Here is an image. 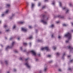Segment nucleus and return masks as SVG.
Returning <instances> with one entry per match:
<instances>
[{
	"mask_svg": "<svg viewBox=\"0 0 73 73\" xmlns=\"http://www.w3.org/2000/svg\"><path fill=\"white\" fill-rule=\"evenodd\" d=\"M3 27H4V28H7V26L6 25H4L3 26Z\"/></svg>",
	"mask_w": 73,
	"mask_h": 73,
	"instance_id": "nucleus-35",
	"label": "nucleus"
},
{
	"mask_svg": "<svg viewBox=\"0 0 73 73\" xmlns=\"http://www.w3.org/2000/svg\"><path fill=\"white\" fill-rule=\"evenodd\" d=\"M4 15V14H3L1 15V17H3L4 16V15Z\"/></svg>",
	"mask_w": 73,
	"mask_h": 73,
	"instance_id": "nucleus-40",
	"label": "nucleus"
},
{
	"mask_svg": "<svg viewBox=\"0 0 73 73\" xmlns=\"http://www.w3.org/2000/svg\"><path fill=\"white\" fill-rule=\"evenodd\" d=\"M31 53L34 56H36V51L34 50H31L30 51Z\"/></svg>",
	"mask_w": 73,
	"mask_h": 73,
	"instance_id": "nucleus-6",
	"label": "nucleus"
},
{
	"mask_svg": "<svg viewBox=\"0 0 73 73\" xmlns=\"http://www.w3.org/2000/svg\"><path fill=\"white\" fill-rule=\"evenodd\" d=\"M67 47L70 50V53H71L73 51V48L72 47V45H69L67 46Z\"/></svg>",
	"mask_w": 73,
	"mask_h": 73,
	"instance_id": "nucleus-5",
	"label": "nucleus"
},
{
	"mask_svg": "<svg viewBox=\"0 0 73 73\" xmlns=\"http://www.w3.org/2000/svg\"><path fill=\"white\" fill-rule=\"evenodd\" d=\"M71 34L69 33H68L64 35V37H68V40L70 39L71 38Z\"/></svg>",
	"mask_w": 73,
	"mask_h": 73,
	"instance_id": "nucleus-2",
	"label": "nucleus"
},
{
	"mask_svg": "<svg viewBox=\"0 0 73 73\" xmlns=\"http://www.w3.org/2000/svg\"><path fill=\"white\" fill-rule=\"evenodd\" d=\"M69 42V40H66V43H68Z\"/></svg>",
	"mask_w": 73,
	"mask_h": 73,
	"instance_id": "nucleus-54",
	"label": "nucleus"
},
{
	"mask_svg": "<svg viewBox=\"0 0 73 73\" xmlns=\"http://www.w3.org/2000/svg\"><path fill=\"white\" fill-rule=\"evenodd\" d=\"M38 59H36V61H38Z\"/></svg>",
	"mask_w": 73,
	"mask_h": 73,
	"instance_id": "nucleus-63",
	"label": "nucleus"
},
{
	"mask_svg": "<svg viewBox=\"0 0 73 73\" xmlns=\"http://www.w3.org/2000/svg\"><path fill=\"white\" fill-rule=\"evenodd\" d=\"M66 10H67V11L66 12V13H68V12H69V10L68 9H66Z\"/></svg>",
	"mask_w": 73,
	"mask_h": 73,
	"instance_id": "nucleus-22",
	"label": "nucleus"
},
{
	"mask_svg": "<svg viewBox=\"0 0 73 73\" xmlns=\"http://www.w3.org/2000/svg\"><path fill=\"white\" fill-rule=\"evenodd\" d=\"M34 5H35L33 3H31V9H33V8H34Z\"/></svg>",
	"mask_w": 73,
	"mask_h": 73,
	"instance_id": "nucleus-13",
	"label": "nucleus"
},
{
	"mask_svg": "<svg viewBox=\"0 0 73 73\" xmlns=\"http://www.w3.org/2000/svg\"><path fill=\"white\" fill-rule=\"evenodd\" d=\"M53 37H54V36L53 35V34H52L51 35V37H52V38H53Z\"/></svg>",
	"mask_w": 73,
	"mask_h": 73,
	"instance_id": "nucleus-48",
	"label": "nucleus"
},
{
	"mask_svg": "<svg viewBox=\"0 0 73 73\" xmlns=\"http://www.w3.org/2000/svg\"><path fill=\"white\" fill-rule=\"evenodd\" d=\"M29 29H31V28H32V27L31 26H29Z\"/></svg>",
	"mask_w": 73,
	"mask_h": 73,
	"instance_id": "nucleus-45",
	"label": "nucleus"
},
{
	"mask_svg": "<svg viewBox=\"0 0 73 73\" xmlns=\"http://www.w3.org/2000/svg\"><path fill=\"white\" fill-rule=\"evenodd\" d=\"M19 60H21V61H23V58H21V57H20V58Z\"/></svg>",
	"mask_w": 73,
	"mask_h": 73,
	"instance_id": "nucleus-32",
	"label": "nucleus"
},
{
	"mask_svg": "<svg viewBox=\"0 0 73 73\" xmlns=\"http://www.w3.org/2000/svg\"><path fill=\"white\" fill-rule=\"evenodd\" d=\"M40 50L42 51H43L44 50H46L47 51H48L50 50V49H49L48 47H45L41 48Z\"/></svg>",
	"mask_w": 73,
	"mask_h": 73,
	"instance_id": "nucleus-4",
	"label": "nucleus"
},
{
	"mask_svg": "<svg viewBox=\"0 0 73 73\" xmlns=\"http://www.w3.org/2000/svg\"><path fill=\"white\" fill-rule=\"evenodd\" d=\"M8 61L5 60V63L6 65H7L8 64Z\"/></svg>",
	"mask_w": 73,
	"mask_h": 73,
	"instance_id": "nucleus-20",
	"label": "nucleus"
},
{
	"mask_svg": "<svg viewBox=\"0 0 73 73\" xmlns=\"http://www.w3.org/2000/svg\"><path fill=\"white\" fill-rule=\"evenodd\" d=\"M1 46L2 47V48L3 47V46L2 45V44H1Z\"/></svg>",
	"mask_w": 73,
	"mask_h": 73,
	"instance_id": "nucleus-61",
	"label": "nucleus"
},
{
	"mask_svg": "<svg viewBox=\"0 0 73 73\" xmlns=\"http://www.w3.org/2000/svg\"><path fill=\"white\" fill-rule=\"evenodd\" d=\"M71 31L73 33V30H71Z\"/></svg>",
	"mask_w": 73,
	"mask_h": 73,
	"instance_id": "nucleus-64",
	"label": "nucleus"
},
{
	"mask_svg": "<svg viewBox=\"0 0 73 73\" xmlns=\"http://www.w3.org/2000/svg\"><path fill=\"white\" fill-rule=\"evenodd\" d=\"M56 23L57 24H58V23H60V22L59 21H58V22H56Z\"/></svg>",
	"mask_w": 73,
	"mask_h": 73,
	"instance_id": "nucleus-60",
	"label": "nucleus"
},
{
	"mask_svg": "<svg viewBox=\"0 0 73 73\" xmlns=\"http://www.w3.org/2000/svg\"><path fill=\"white\" fill-rule=\"evenodd\" d=\"M23 52H27V50H26V49H25V50H24L23 51Z\"/></svg>",
	"mask_w": 73,
	"mask_h": 73,
	"instance_id": "nucleus-38",
	"label": "nucleus"
},
{
	"mask_svg": "<svg viewBox=\"0 0 73 73\" xmlns=\"http://www.w3.org/2000/svg\"><path fill=\"white\" fill-rule=\"evenodd\" d=\"M39 73H41V70H40L39 72Z\"/></svg>",
	"mask_w": 73,
	"mask_h": 73,
	"instance_id": "nucleus-55",
	"label": "nucleus"
},
{
	"mask_svg": "<svg viewBox=\"0 0 73 73\" xmlns=\"http://www.w3.org/2000/svg\"><path fill=\"white\" fill-rule=\"evenodd\" d=\"M46 6L45 5L43 6L42 7V9H43V8H46Z\"/></svg>",
	"mask_w": 73,
	"mask_h": 73,
	"instance_id": "nucleus-34",
	"label": "nucleus"
},
{
	"mask_svg": "<svg viewBox=\"0 0 73 73\" xmlns=\"http://www.w3.org/2000/svg\"><path fill=\"white\" fill-rule=\"evenodd\" d=\"M32 35H31L28 38H27V39H29V40H31L32 39Z\"/></svg>",
	"mask_w": 73,
	"mask_h": 73,
	"instance_id": "nucleus-12",
	"label": "nucleus"
},
{
	"mask_svg": "<svg viewBox=\"0 0 73 73\" xmlns=\"http://www.w3.org/2000/svg\"><path fill=\"white\" fill-rule=\"evenodd\" d=\"M7 7H10V5L9 4L7 5Z\"/></svg>",
	"mask_w": 73,
	"mask_h": 73,
	"instance_id": "nucleus-50",
	"label": "nucleus"
},
{
	"mask_svg": "<svg viewBox=\"0 0 73 73\" xmlns=\"http://www.w3.org/2000/svg\"><path fill=\"white\" fill-rule=\"evenodd\" d=\"M15 44V42H13L12 43V44L10 46H7L6 48H5V50L6 51H8V49H12L13 46H14V44Z\"/></svg>",
	"mask_w": 73,
	"mask_h": 73,
	"instance_id": "nucleus-1",
	"label": "nucleus"
},
{
	"mask_svg": "<svg viewBox=\"0 0 73 73\" xmlns=\"http://www.w3.org/2000/svg\"><path fill=\"white\" fill-rule=\"evenodd\" d=\"M68 25H66L65 24H63V26L64 27H66Z\"/></svg>",
	"mask_w": 73,
	"mask_h": 73,
	"instance_id": "nucleus-29",
	"label": "nucleus"
},
{
	"mask_svg": "<svg viewBox=\"0 0 73 73\" xmlns=\"http://www.w3.org/2000/svg\"><path fill=\"white\" fill-rule=\"evenodd\" d=\"M14 16H15V14H13V13L12 14V16L9 17V19L11 20L12 19L13 17Z\"/></svg>",
	"mask_w": 73,
	"mask_h": 73,
	"instance_id": "nucleus-11",
	"label": "nucleus"
},
{
	"mask_svg": "<svg viewBox=\"0 0 73 73\" xmlns=\"http://www.w3.org/2000/svg\"><path fill=\"white\" fill-rule=\"evenodd\" d=\"M9 29L6 30L5 32H9Z\"/></svg>",
	"mask_w": 73,
	"mask_h": 73,
	"instance_id": "nucleus-42",
	"label": "nucleus"
},
{
	"mask_svg": "<svg viewBox=\"0 0 73 73\" xmlns=\"http://www.w3.org/2000/svg\"><path fill=\"white\" fill-rule=\"evenodd\" d=\"M29 52H30V51L29 52H26L27 55H28V54H29Z\"/></svg>",
	"mask_w": 73,
	"mask_h": 73,
	"instance_id": "nucleus-37",
	"label": "nucleus"
},
{
	"mask_svg": "<svg viewBox=\"0 0 73 73\" xmlns=\"http://www.w3.org/2000/svg\"><path fill=\"white\" fill-rule=\"evenodd\" d=\"M41 3L39 2V3H38V7H40V5H41Z\"/></svg>",
	"mask_w": 73,
	"mask_h": 73,
	"instance_id": "nucleus-27",
	"label": "nucleus"
},
{
	"mask_svg": "<svg viewBox=\"0 0 73 73\" xmlns=\"http://www.w3.org/2000/svg\"><path fill=\"white\" fill-rule=\"evenodd\" d=\"M23 45H27V43L24 42L23 43Z\"/></svg>",
	"mask_w": 73,
	"mask_h": 73,
	"instance_id": "nucleus-31",
	"label": "nucleus"
},
{
	"mask_svg": "<svg viewBox=\"0 0 73 73\" xmlns=\"http://www.w3.org/2000/svg\"><path fill=\"white\" fill-rule=\"evenodd\" d=\"M54 27V25L52 24L49 27V28H53Z\"/></svg>",
	"mask_w": 73,
	"mask_h": 73,
	"instance_id": "nucleus-15",
	"label": "nucleus"
},
{
	"mask_svg": "<svg viewBox=\"0 0 73 73\" xmlns=\"http://www.w3.org/2000/svg\"><path fill=\"white\" fill-rule=\"evenodd\" d=\"M14 52L15 53H18V52H17V50H15L14 51Z\"/></svg>",
	"mask_w": 73,
	"mask_h": 73,
	"instance_id": "nucleus-47",
	"label": "nucleus"
},
{
	"mask_svg": "<svg viewBox=\"0 0 73 73\" xmlns=\"http://www.w3.org/2000/svg\"><path fill=\"white\" fill-rule=\"evenodd\" d=\"M0 62H1V64H2V65L4 64V62H3V61H2L1 60Z\"/></svg>",
	"mask_w": 73,
	"mask_h": 73,
	"instance_id": "nucleus-28",
	"label": "nucleus"
},
{
	"mask_svg": "<svg viewBox=\"0 0 73 73\" xmlns=\"http://www.w3.org/2000/svg\"><path fill=\"white\" fill-rule=\"evenodd\" d=\"M38 56H40V54H38Z\"/></svg>",
	"mask_w": 73,
	"mask_h": 73,
	"instance_id": "nucleus-62",
	"label": "nucleus"
},
{
	"mask_svg": "<svg viewBox=\"0 0 73 73\" xmlns=\"http://www.w3.org/2000/svg\"><path fill=\"white\" fill-rule=\"evenodd\" d=\"M47 71H48V67L46 65H45L43 70V72H46Z\"/></svg>",
	"mask_w": 73,
	"mask_h": 73,
	"instance_id": "nucleus-9",
	"label": "nucleus"
},
{
	"mask_svg": "<svg viewBox=\"0 0 73 73\" xmlns=\"http://www.w3.org/2000/svg\"><path fill=\"white\" fill-rule=\"evenodd\" d=\"M58 38H59V39H60V38H61V37L60 36H59L58 37Z\"/></svg>",
	"mask_w": 73,
	"mask_h": 73,
	"instance_id": "nucleus-46",
	"label": "nucleus"
},
{
	"mask_svg": "<svg viewBox=\"0 0 73 73\" xmlns=\"http://www.w3.org/2000/svg\"><path fill=\"white\" fill-rule=\"evenodd\" d=\"M54 18H56L58 17V18H60V19H64V17L61 15H57V16H55L54 17Z\"/></svg>",
	"mask_w": 73,
	"mask_h": 73,
	"instance_id": "nucleus-7",
	"label": "nucleus"
},
{
	"mask_svg": "<svg viewBox=\"0 0 73 73\" xmlns=\"http://www.w3.org/2000/svg\"><path fill=\"white\" fill-rule=\"evenodd\" d=\"M26 62H26L25 64L28 68H29V69H30V68H31V66L29 65V63H28V62L27 61Z\"/></svg>",
	"mask_w": 73,
	"mask_h": 73,
	"instance_id": "nucleus-8",
	"label": "nucleus"
},
{
	"mask_svg": "<svg viewBox=\"0 0 73 73\" xmlns=\"http://www.w3.org/2000/svg\"><path fill=\"white\" fill-rule=\"evenodd\" d=\"M27 7L28 5H29V3H27Z\"/></svg>",
	"mask_w": 73,
	"mask_h": 73,
	"instance_id": "nucleus-53",
	"label": "nucleus"
},
{
	"mask_svg": "<svg viewBox=\"0 0 73 73\" xmlns=\"http://www.w3.org/2000/svg\"><path fill=\"white\" fill-rule=\"evenodd\" d=\"M52 5H54V4H55V3H56V2L54 0L52 1Z\"/></svg>",
	"mask_w": 73,
	"mask_h": 73,
	"instance_id": "nucleus-19",
	"label": "nucleus"
},
{
	"mask_svg": "<svg viewBox=\"0 0 73 73\" xmlns=\"http://www.w3.org/2000/svg\"><path fill=\"white\" fill-rule=\"evenodd\" d=\"M35 31L36 33H38V30L37 29H36Z\"/></svg>",
	"mask_w": 73,
	"mask_h": 73,
	"instance_id": "nucleus-21",
	"label": "nucleus"
},
{
	"mask_svg": "<svg viewBox=\"0 0 73 73\" xmlns=\"http://www.w3.org/2000/svg\"><path fill=\"white\" fill-rule=\"evenodd\" d=\"M70 7H72L73 6V5L72 4V3H70Z\"/></svg>",
	"mask_w": 73,
	"mask_h": 73,
	"instance_id": "nucleus-41",
	"label": "nucleus"
},
{
	"mask_svg": "<svg viewBox=\"0 0 73 73\" xmlns=\"http://www.w3.org/2000/svg\"><path fill=\"white\" fill-rule=\"evenodd\" d=\"M28 60V58L25 59V61H27V60Z\"/></svg>",
	"mask_w": 73,
	"mask_h": 73,
	"instance_id": "nucleus-52",
	"label": "nucleus"
},
{
	"mask_svg": "<svg viewBox=\"0 0 73 73\" xmlns=\"http://www.w3.org/2000/svg\"><path fill=\"white\" fill-rule=\"evenodd\" d=\"M53 62V61L52 60H50V61L48 62V63H52Z\"/></svg>",
	"mask_w": 73,
	"mask_h": 73,
	"instance_id": "nucleus-33",
	"label": "nucleus"
},
{
	"mask_svg": "<svg viewBox=\"0 0 73 73\" xmlns=\"http://www.w3.org/2000/svg\"><path fill=\"white\" fill-rule=\"evenodd\" d=\"M15 28H16V25H14L13 26V29H15Z\"/></svg>",
	"mask_w": 73,
	"mask_h": 73,
	"instance_id": "nucleus-36",
	"label": "nucleus"
},
{
	"mask_svg": "<svg viewBox=\"0 0 73 73\" xmlns=\"http://www.w3.org/2000/svg\"><path fill=\"white\" fill-rule=\"evenodd\" d=\"M27 30H28L27 29H25L24 28H21L22 31H23V32H27Z\"/></svg>",
	"mask_w": 73,
	"mask_h": 73,
	"instance_id": "nucleus-10",
	"label": "nucleus"
},
{
	"mask_svg": "<svg viewBox=\"0 0 73 73\" xmlns=\"http://www.w3.org/2000/svg\"><path fill=\"white\" fill-rule=\"evenodd\" d=\"M65 53H64L62 55V59L63 60L64 59V56H65Z\"/></svg>",
	"mask_w": 73,
	"mask_h": 73,
	"instance_id": "nucleus-14",
	"label": "nucleus"
},
{
	"mask_svg": "<svg viewBox=\"0 0 73 73\" xmlns=\"http://www.w3.org/2000/svg\"><path fill=\"white\" fill-rule=\"evenodd\" d=\"M47 57H51V55H47Z\"/></svg>",
	"mask_w": 73,
	"mask_h": 73,
	"instance_id": "nucleus-44",
	"label": "nucleus"
},
{
	"mask_svg": "<svg viewBox=\"0 0 73 73\" xmlns=\"http://www.w3.org/2000/svg\"><path fill=\"white\" fill-rule=\"evenodd\" d=\"M29 45L30 47H31V45H32V44H31V43L30 42L29 43Z\"/></svg>",
	"mask_w": 73,
	"mask_h": 73,
	"instance_id": "nucleus-39",
	"label": "nucleus"
},
{
	"mask_svg": "<svg viewBox=\"0 0 73 73\" xmlns=\"http://www.w3.org/2000/svg\"><path fill=\"white\" fill-rule=\"evenodd\" d=\"M71 55L68 56V58H69V57H71Z\"/></svg>",
	"mask_w": 73,
	"mask_h": 73,
	"instance_id": "nucleus-58",
	"label": "nucleus"
},
{
	"mask_svg": "<svg viewBox=\"0 0 73 73\" xmlns=\"http://www.w3.org/2000/svg\"><path fill=\"white\" fill-rule=\"evenodd\" d=\"M56 55H57V56H59L60 54V53H58V52H57L56 53Z\"/></svg>",
	"mask_w": 73,
	"mask_h": 73,
	"instance_id": "nucleus-25",
	"label": "nucleus"
},
{
	"mask_svg": "<svg viewBox=\"0 0 73 73\" xmlns=\"http://www.w3.org/2000/svg\"><path fill=\"white\" fill-rule=\"evenodd\" d=\"M19 24H23L24 23V22L21 21L19 22Z\"/></svg>",
	"mask_w": 73,
	"mask_h": 73,
	"instance_id": "nucleus-30",
	"label": "nucleus"
},
{
	"mask_svg": "<svg viewBox=\"0 0 73 73\" xmlns=\"http://www.w3.org/2000/svg\"><path fill=\"white\" fill-rule=\"evenodd\" d=\"M42 18L43 20L41 21V22H42L43 24H46L47 23L46 21H44V20H45V15L43 14L42 15Z\"/></svg>",
	"mask_w": 73,
	"mask_h": 73,
	"instance_id": "nucleus-3",
	"label": "nucleus"
},
{
	"mask_svg": "<svg viewBox=\"0 0 73 73\" xmlns=\"http://www.w3.org/2000/svg\"><path fill=\"white\" fill-rule=\"evenodd\" d=\"M52 48L54 50H55L56 49V47L55 46H53Z\"/></svg>",
	"mask_w": 73,
	"mask_h": 73,
	"instance_id": "nucleus-24",
	"label": "nucleus"
},
{
	"mask_svg": "<svg viewBox=\"0 0 73 73\" xmlns=\"http://www.w3.org/2000/svg\"><path fill=\"white\" fill-rule=\"evenodd\" d=\"M13 71L14 72H16V70L15 69H13Z\"/></svg>",
	"mask_w": 73,
	"mask_h": 73,
	"instance_id": "nucleus-49",
	"label": "nucleus"
},
{
	"mask_svg": "<svg viewBox=\"0 0 73 73\" xmlns=\"http://www.w3.org/2000/svg\"><path fill=\"white\" fill-rule=\"evenodd\" d=\"M71 25H72V27H73V23L71 22Z\"/></svg>",
	"mask_w": 73,
	"mask_h": 73,
	"instance_id": "nucleus-59",
	"label": "nucleus"
},
{
	"mask_svg": "<svg viewBox=\"0 0 73 73\" xmlns=\"http://www.w3.org/2000/svg\"><path fill=\"white\" fill-rule=\"evenodd\" d=\"M68 70H70V72H72V69H71V68H69L68 69Z\"/></svg>",
	"mask_w": 73,
	"mask_h": 73,
	"instance_id": "nucleus-23",
	"label": "nucleus"
},
{
	"mask_svg": "<svg viewBox=\"0 0 73 73\" xmlns=\"http://www.w3.org/2000/svg\"><path fill=\"white\" fill-rule=\"evenodd\" d=\"M66 7H62L63 10H66L67 9Z\"/></svg>",
	"mask_w": 73,
	"mask_h": 73,
	"instance_id": "nucleus-26",
	"label": "nucleus"
},
{
	"mask_svg": "<svg viewBox=\"0 0 73 73\" xmlns=\"http://www.w3.org/2000/svg\"><path fill=\"white\" fill-rule=\"evenodd\" d=\"M55 66H56V67H58V66L57 64L55 65Z\"/></svg>",
	"mask_w": 73,
	"mask_h": 73,
	"instance_id": "nucleus-51",
	"label": "nucleus"
},
{
	"mask_svg": "<svg viewBox=\"0 0 73 73\" xmlns=\"http://www.w3.org/2000/svg\"><path fill=\"white\" fill-rule=\"evenodd\" d=\"M15 37H16V36L11 37L10 38L9 40H12V39H13V38H15Z\"/></svg>",
	"mask_w": 73,
	"mask_h": 73,
	"instance_id": "nucleus-17",
	"label": "nucleus"
},
{
	"mask_svg": "<svg viewBox=\"0 0 73 73\" xmlns=\"http://www.w3.org/2000/svg\"><path fill=\"white\" fill-rule=\"evenodd\" d=\"M46 1H48V0H45L44 2H46Z\"/></svg>",
	"mask_w": 73,
	"mask_h": 73,
	"instance_id": "nucleus-57",
	"label": "nucleus"
},
{
	"mask_svg": "<svg viewBox=\"0 0 73 73\" xmlns=\"http://www.w3.org/2000/svg\"><path fill=\"white\" fill-rule=\"evenodd\" d=\"M8 12V10H7L5 12L6 13H7Z\"/></svg>",
	"mask_w": 73,
	"mask_h": 73,
	"instance_id": "nucleus-43",
	"label": "nucleus"
},
{
	"mask_svg": "<svg viewBox=\"0 0 73 73\" xmlns=\"http://www.w3.org/2000/svg\"><path fill=\"white\" fill-rule=\"evenodd\" d=\"M59 5L61 7H62V3L61 2H59Z\"/></svg>",
	"mask_w": 73,
	"mask_h": 73,
	"instance_id": "nucleus-18",
	"label": "nucleus"
},
{
	"mask_svg": "<svg viewBox=\"0 0 73 73\" xmlns=\"http://www.w3.org/2000/svg\"><path fill=\"white\" fill-rule=\"evenodd\" d=\"M37 42H43V41L41 40H37Z\"/></svg>",
	"mask_w": 73,
	"mask_h": 73,
	"instance_id": "nucleus-16",
	"label": "nucleus"
},
{
	"mask_svg": "<svg viewBox=\"0 0 73 73\" xmlns=\"http://www.w3.org/2000/svg\"><path fill=\"white\" fill-rule=\"evenodd\" d=\"M20 49L21 50H23V48H22V47H21Z\"/></svg>",
	"mask_w": 73,
	"mask_h": 73,
	"instance_id": "nucleus-56",
	"label": "nucleus"
}]
</instances>
